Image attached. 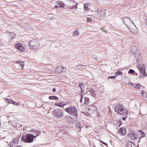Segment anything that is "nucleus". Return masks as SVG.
Returning <instances> with one entry per match:
<instances>
[{
	"label": "nucleus",
	"instance_id": "11",
	"mask_svg": "<svg viewBox=\"0 0 147 147\" xmlns=\"http://www.w3.org/2000/svg\"><path fill=\"white\" fill-rule=\"evenodd\" d=\"M119 134L123 135H125L127 133V130L124 127H121L118 130Z\"/></svg>",
	"mask_w": 147,
	"mask_h": 147
},
{
	"label": "nucleus",
	"instance_id": "15",
	"mask_svg": "<svg viewBox=\"0 0 147 147\" xmlns=\"http://www.w3.org/2000/svg\"><path fill=\"white\" fill-rule=\"evenodd\" d=\"M79 86L82 92L84 93L85 90V85L83 83H80L79 84Z\"/></svg>",
	"mask_w": 147,
	"mask_h": 147
},
{
	"label": "nucleus",
	"instance_id": "13",
	"mask_svg": "<svg viewBox=\"0 0 147 147\" xmlns=\"http://www.w3.org/2000/svg\"><path fill=\"white\" fill-rule=\"evenodd\" d=\"M88 110L92 112H93L96 110V107L95 105H90Z\"/></svg>",
	"mask_w": 147,
	"mask_h": 147
},
{
	"label": "nucleus",
	"instance_id": "43",
	"mask_svg": "<svg viewBox=\"0 0 147 147\" xmlns=\"http://www.w3.org/2000/svg\"><path fill=\"white\" fill-rule=\"evenodd\" d=\"M145 22L146 25L147 26V16L146 17Z\"/></svg>",
	"mask_w": 147,
	"mask_h": 147
},
{
	"label": "nucleus",
	"instance_id": "41",
	"mask_svg": "<svg viewBox=\"0 0 147 147\" xmlns=\"http://www.w3.org/2000/svg\"><path fill=\"white\" fill-rule=\"evenodd\" d=\"M30 48H31V49H32L33 50H35L36 49H37L38 48H35L34 47H33V46L30 47Z\"/></svg>",
	"mask_w": 147,
	"mask_h": 147
},
{
	"label": "nucleus",
	"instance_id": "36",
	"mask_svg": "<svg viewBox=\"0 0 147 147\" xmlns=\"http://www.w3.org/2000/svg\"><path fill=\"white\" fill-rule=\"evenodd\" d=\"M142 94L143 96H145L146 97H147V94L144 92H142Z\"/></svg>",
	"mask_w": 147,
	"mask_h": 147
},
{
	"label": "nucleus",
	"instance_id": "37",
	"mask_svg": "<svg viewBox=\"0 0 147 147\" xmlns=\"http://www.w3.org/2000/svg\"><path fill=\"white\" fill-rule=\"evenodd\" d=\"M116 78L115 76H110L108 77V78L109 79H114Z\"/></svg>",
	"mask_w": 147,
	"mask_h": 147
},
{
	"label": "nucleus",
	"instance_id": "51",
	"mask_svg": "<svg viewBox=\"0 0 147 147\" xmlns=\"http://www.w3.org/2000/svg\"><path fill=\"white\" fill-rule=\"evenodd\" d=\"M13 143H11V145H13Z\"/></svg>",
	"mask_w": 147,
	"mask_h": 147
},
{
	"label": "nucleus",
	"instance_id": "7",
	"mask_svg": "<svg viewBox=\"0 0 147 147\" xmlns=\"http://www.w3.org/2000/svg\"><path fill=\"white\" fill-rule=\"evenodd\" d=\"M138 68L139 69L142 74L146 76H147V75L145 70V65L143 63L139 64L138 65Z\"/></svg>",
	"mask_w": 147,
	"mask_h": 147
},
{
	"label": "nucleus",
	"instance_id": "21",
	"mask_svg": "<svg viewBox=\"0 0 147 147\" xmlns=\"http://www.w3.org/2000/svg\"><path fill=\"white\" fill-rule=\"evenodd\" d=\"M89 4L88 3H86L84 5V10L88 11L89 10V8H88Z\"/></svg>",
	"mask_w": 147,
	"mask_h": 147
},
{
	"label": "nucleus",
	"instance_id": "39",
	"mask_svg": "<svg viewBox=\"0 0 147 147\" xmlns=\"http://www.w3.org/2000/svg\"><path fill=\"white\" fill-rule=\"evenodd\" d=\"M15 46H23V45L21 43H18L16 44L15 45Z\"/></svg>",
	"mask_w": 147,
	"mask_h": 147
},
{
	"label": "nucleus",
	"instance_id": "19",
	"mask_svg": "<svg viewBox=\"0 0 147 147\" xmlns=\"http://www.w3.org/2000/svg\"><path fill=\"white\" fill-rule=\"evenodd\" d=\"M49 98L51 100H59L58 98L55 96H51L49 97Z\"/></svg>",
	"mask_w": 147,
	"mask_h": 147
},
{
	"label": "nucleus",
	"instance_id": "2",
	"mask_svg": "<svg viewBox=\"0 0 147 147\" xmlns=\"http://www.w3.org/2000/svg\"><path fill=\"white\" fill-rule=\"evenodd\" d=\"M115 111L117 113L123 116L126 115L127 113V111L125 107L122 104H118L116 105Z\"/></svg>",
	"mask_w": 147,
	"mask_h": 147
},
{
	"label": "nucleus",
	"instance_id": "23",
	"mask_svg": "<svg viewBox=\"0 0 147 147\" xmlns=\"http://www.w3.org/2000/svg\"><path fill=\"white\" fill-rule=\"evenodd\" d=\"M138 132H140V138H142L143 137H144L145 136V135L144 134V132H143V131H141V130H139L138 131Z\"/></svg>",
	"mask_w": 147,
	"mask_h": 147
},
{
	"label": "nucleus",
	"instance_id": "14",
	"mask_svg": "<svg viewBox=\"0 0 147 147\" xmlns=\"http://www.w3.org/2000/svg\"><path fill=\"white\" fill-rule=\"evenodd\" d=\"M32 132H33L34 134V138H36V137L38 136L39 134L40 133V131L39 130H32Z\"/></svg>",
	"mask_w": 147,
	"mask_h": 147
},
{
	"label": "nucleus",
	"instance_id": "4",
	"mask_svg": "<svg viewBox=\"0 0 147 147\" xmlns=\"http://www.w3.org/2000/svg\"><path fill=\"white\" fill-rule=\"evenodd\" d=\"M34 136L31 134H27L25 136H22L21 138L22 141L25 142L31 143L33 141Z\"/></svg>",
	"mask_w": 147,
	"mask_h": 147
},
{
	"label": "nucleus",
	"instance_id": "17",
	"mask_svg": "<svg viewBox=\"0 0 147 147\" xmlns=\"http://www.w3.org/2000/svg\"><path fill=\"white\" fill-rule=\"evenodd\" d=\"M131 85L133 86V87L137 89L140 88L141 86V85L138 84H133L131 83Z\"/></svg>",
	"mask_w": 147,
	"mask_h": 147
},
{
	"label": "nucleus",
	"instance_id": "12",
	"mask_svg": "<svg viewBox=\"0 0 147 147\" xmlns=\"http://www.w3.org/2000/svg\"><path fill=\"white\" fill-rule=\"evenodd\" d=\"M105 10L100 9L98 11V15L99 17H103L105 16Z\"/></svg>",
	"mask_w": 147,
	"mask_h": 147
},
{
	"label": "nucleus",
	"instance_id": "20",
	"mask_svg": "<svg viewBox=\"0 0 147 147\" xmlns=\"http://www.w3.org/2000/svg\"><path fill=\"white\" fill-rule=\"evenodd\" d=\"M84 99V105L88 104L89 102V98H88L85 97Z\"/></svg>",
	"mask_w": 147,
	"mask_h": 147
},
{
	"label": "nucleus",
	"instance_id": "44",
	"mask_svg": "<svg viewBox=\"0 0 147 147\" xmlns=\"http://www.w3.org/2000/svg\"><path fill=\"white\" fill-rule=\"evenodd\" d=\"M52 91L53 92H55L56 91L55 89V88H53L52 89Z\"/></svg>",
	"mask_w": 147,
	"mask_h": 147
},
{
	"label": "nucleus",
	"instance_id": "3",
	"mask_svg": "<svg viewBox=\"0 0 147 147\" xmlns=\"http://www.w3.org/2000/svg\"><path fill=\"white\" fill-rule=\"evenodd\" d=\"M65 111L73 116L77 117L78 116L77 108L74 106L66 108Z\"/></svg>",
	"mask_w": 147,
	"mask_h": 147
},
{
	"label": "nucleus",
	"instance_id": "31",
	"mask_svg": "<svg viewBox=\"0 0 147 147\" xmlns=\"http://www.w3.org/2000/svg\"><path fill=\"white\" fill-rule=\"evenodd\" d=\"M11 103H12L13 104L16 106H18L19 105V103L18 102H17L13 100H12Z\"/></svg>",
	"mask_w": 147,
	"mask_h": 147
},
{
	"label": "nucleus",
	"instance_id": "6",
	"mask_svg": "<svg viewBox=\"0 0 147 147\" xmlns=\"http://www.w3.org/2000/svg\"><path fill=\"white\" fill-rule=\"evenodd\" d=\"M131 52L133 53L135 57L137 62L138 61V58L139 57V50L137 49L136 47H131Z\"/></svg>",
	"mask_w": 147,
	"mask_h": 147
},
{
	"label": "nucleus",
	"instance_id": "46",
	"mask_svg": "<svg viewBox=\"0 0 147 147\" xmlns=\"http://www.w3.org/2000/svg\"><path fill=\"white\" fill-rule=\"evenodd\" d=\"M102 144H103L107 146V144L105 142H103Z\"/></svg>",
	"mask_w": 147,
	"mask_h": 147
},
{
	"label": "nucleus",
	"instance_id": "32",
	"mask_svg": "<svg viewBox=\"0 0 147 147\" xmlns=\"http://www.w3.org/2000/svg\"><path fill=\"white\" fill-rule=\"evenodd\" d=\"M18 139L16 138L15 139H14L12 142L11 143H10V145H11V144L12 143H13V144H15L16 143L18 142Z\"/></svg>",
	"mask_w": 147,
	"mask_h": 147
},
{
	"label": "nucleus",
	"instance_id": "33",
	"mask_svg": "<svg viewBox=\"0 0 147 147\" xmlns=\"http://www.w3.org/2000/svg\"><path fill=\"white\" fill-rule=\"evenodd\" d=\"M5 100L6 102L7 103H11L12 101V100H11L7 98H6Z\"/></svg>",
	"mask_w": 147,
	"mask_h": 147
},
{
	"label": "nucleus",
	"instance_id": "9",
	"mask_svg": "<svg viewBox=\"0 0 147 147\" xmlns=\"http://www.w3.org/2000/svg\"><path fill=\"white\" fill-rule=\"evenodd\" d=\"M67 69L66 67L62 66L61 65H59L58 66L56 69V70L59 73H62V72H65Z\"/></svg>",
	"mask_w": 147,
	"mask_h": 147
},
{
	"label": "nucleus",
	"instance_id": "30",
	"mask_svg": "<svg viewBox=\"0 0 147 147\" xmlns=\"http://www.w3.org/2000/svg\"><path fill=\"white\" fill-rule=\"evenodd\" d=\"M15 35H16L13 32H11L10 34V37H11L12 39H13L15 37Z\"/></svg>",
	"mask_w": 147,
	"mask_h": 147
},
{
	"label": "nucleus",
	"instance_id": "24",
	"mask_svg": "<svg viewBox=\"0 0 147 147\" xmlns=\"http://www.w3.org/2000/svg\"><path fill=\"white\" fill-rule=\"evenodd\" d=\"M127 147H135L134 144L131 142H129L127 144Z\"/></svg>",
	"mask_w": 147,
	"mask_h": 147
},
{
	"label": "nucleus",
	"instance_id": "27",
	"mask_svg": "<svg viewBox=\"0 0 147 147\" xmlns=\"http://www.w3.org/2000/svg\"><path fill=\"white\" fill-rule=\"evenodd\" d=\"M85 66L83 65H79L77 66V67L78 69H82L84 68Z\"/></svg>",
	"mask_w": 147,
	"mask_h": 147
},
{
	"label": "nucleus",
	"instance_id": "47",
	"mask_svg": "<svg viewBox=\"0 0 147 147\" xmlns=\"http://www.w3.org/2000/svg\"><path fill=\"white\" fill-rule=\"evenodd\" d=\"M17 147H22V146L21 145H19V146H17Z\"/></svg>",
	"mask_w": 147,
	"mask_h": 147
},
{
	"label": "nucleus",
	"instance_id": "1",
	"mask_svg": "<svg viewBox=\"0 0 147 147\" xmlns=\"http://www.w3.org/2000/svg\"><path fill=\"white\" fill-rule=\"evenodd\" d=\"M122 20L126 26L131 32L133 33H136L137 32L136 28L130 18L127 17H125Z\"/></svg>",
	"mask_w": 147,
	"mask_h": 147
},
{
	"label": "nucleus",
	"instance_id": "29",
	"mask_svg": "<svg viewBox=\"0 0 147 147\" xmlns=\"http://www.w3.org/2000/svg\"><path fill=\"white\" fill-rule=\"evenodd\" d=\"M18 63L19 64V65L20 66H21L22 67V68L24 66V62L21 61H18Z\"/></svg>",
	"mask_w": 147,
	"mask_h": 147
},
{
	"label": "nucleus",
	"instance_id": "18",
	"mask_svg": "<svg viewBox=\"0 0 147 147\" xmlns=\"http://www.w3.org/2000/svg\"><path fill=\"white\" fill-rule=\"evenodd\" d=\"M63 103V102L62 103H56L55 104V105L60 107H63L65 105V104Z\"/></svg>",
	"mask_w": 147,
	"mask_h": 147
},
{
	"label": "nucleus",
	"instance_id": "34",
	"mask_svg": "<svg viewBox=\"0 0 147 147\" xmlns=\"http://www.w3.org/2000/svg\"><path fill=\"white\" fill-rule=\"evenodd\" d=\"M135 72L132 69H130L128 71V73L130 74H131L134 73Z\"/></svg>",
	"mask_w": 147,
	"mask_h": 147
},
{
	"label": "nucleus",
	"instance_id": "22",
	"mask_svg": "<svg viewBox=\"0 0 147 147\" xmlns=\"http://www.w3.org/2000/svg\"><path fill=\"white\" fill-rule=\"evenodd\" d=\"M79 34L80 33L79 31L78 30H76L73 32V36H78Z\"/></svg>",
	"mask_w": 147,
	"mask_h": 147
},
{
	"label": "nucleus",
	"instance_id": "49",
	"mask_svg": "<svg viewBox=\"0 0 147 147\" xmlns=\"http://www.w3.org/2000/svg\"><path fill=\"white\" fill-rule=\"evenodd\" d=\"M100 142H101L102 143H103V142L102 141H100Z\"/></svg>",
	"mask_w": 147,
	"mask_h": 147
},
{
	"label": "nucleus",
	"instance_id": "35",
	"mask_svg": "<svg viewBox=\"0 0 147 147\" xmlns=\"http://www.w3.org/2000/svg\"><path fill=\"white\" fill-rule=\"evenodd\" d=\"M82 113H83L84 114V115H86V116L89 115H90L89 113L87 112H82Z\"/></svg>",
	"mask_w": 147,
	"mask_h": 147
},
{
	"label": "nucleus",
	"instance_id": "38",
	"mask_svg": "<svg viewBox=\"0 0 147 147\" xmlns=\"http://www.w3.org/2000/svg\"><path fill=\"white\" fill-rule=\"evenodd\" d=\"M87 20L88 22H90L92 21V19L90 18H87Z\"/></svg>",
	"mask_w": 147,
	"mask_h": 147
},
{
	"label": "nucleus",
	"instance_id": "25",
	"mask_svg": "<svg viewBox=\"0 0 147 147\" xmlns=\"http://www.w3.org/2000/svg\"><path fill=\"white\" fill-rule=\"evenodd\" d=\"M17 49H18L20 51L23 52L24 51V47H16Z\"/></svg>",
	"mask_w": 147,
	"mask_h": 147
},
{
	"label": "nucleus",
	"instance_id": "8",
	"mask_svg": "<svg viewBox=\"0 0 147 147\" xmlns=\"http://www.w3.org/2000/svg\"><path fill=\"white\" fill-rule=\"evenodd\" d=\"M71 3H73L75 4V5H73L72 6H70L69 7V10H76L78 8L77 5H78V3H77L74 0H71Z\"/></svg>",
	"mask_w": 147,
	"mask_h": 147
},
{
	"label": "nucleus",
	"instance_id": "16",
	"mask_svg": "<svg viewBox=\"0 0 147 147\" xmlns=\"http://www.w3.org/2000/svg\"><path fill=\"white\" fill-rule=\"evenodd\" d=\"M89 92L93 96H95L96 95V92L93 89V88H91L89 89Z\"/></svg>",
	"mask_w": 147,
	"mask_h": 147
},
{
	"label": "nucleus",
	"instance_id": "48",
	"mask_svg": "<svg viewBox=\"0 0 147 147\" xmlns=\"http://www.w3.org/2000/svg\"><path fill=\"white\" fill-rule=\"evenodd\" d=\"M121 123H121L120 124H119V127H120V125H121Z\"/></svg>",
	"mask_w": 147,
	"mask_h": 147
},
{
	"label": "nucleus",
	"instance_id": "26",
	"mask_svg": "<svg viewBox=\"0 0 147 147\" xmlns=\"http://www.w3.org/2000/svg\"><path fill=\"white\" fill-rule=\"evenodd\" d=\"M122 74L123 73L120 70L118 71L115 73V75L116 76H118L119 75H122Z\"/></svg>",
	"mask_w": 147,
	"mask_h": 147
},
{
	"label": "nucleus",
	"instance_id": "40",
	"mask_svg": "<svg viewBox=\"0 0 147 147\" xmlns=\"http://www.w3.org/2000/svg\"><path fill=\"white\" fill-rule=\"evenodd\" d=\"M137 134L138 135L139 134L138 133H136L134 134V135L133 136L135 137V138H137L138 137V136H137Z\"/></svg>",
	"mask_w": 147,
	"mask_h": 147
},
{
	"label": "nucleus",
	"instance_id": "42",
	"mask_svg": "<svg viewBox=\"0 0 147 147\" xmlns=\"http://www.w3.org/2000/svg\"><path fill=\"white\" fill-rule=\"evenodd\" d=\"M21 133H20L19 134H18V137H17L18 138H20V137L21 136Z\"/></svg>",
	"mask_w": 147,
	"mask_h": 147
},
{
	"label": "nucleus",
	"instance_id": "5",
	"mask_svg": "<svg viewBox=\"0 0 147 147\" xmlns=\"http://www.w3.org/2000/svg\"><path fill=\"white\" fill-rule=\"evenodd\" d=\"M53 115L56 118H60L63 116V111L60 109H56L53 112Z\"/></svg>",
	"mask_w": 147,
	"mask_h": 147
},
{
	"label": "nucleus",
	"instance_id": "45",
	"mask_svg": "<svg viewBox=\"0 0 147 147\" xmlns=\"http://www.w3.org/2000/svg\"><path fill=\"white\" fill-rule=\"evenodd\" d=\"M126 119V117H123L122 118V119L123 120H125Z\"/></svg>",
	"mask_w": 147,
	"mask_h": 147
},
{
	"label": "nucleus",
	"instance_id": "28",
	"mask_svg": "<svg viewBox=\"0 0 147 147\" xmlns=\"http://www.w3.org/2000/svg\"><path fill=\"white\" fill-rule=\"evenodd\" d=\"M78 97L80 98V102L81 103L82 102V100L84 96V95L82 94H79L78 95Z\"/></svg>",
	"mask_w": 147,
	"mask_h": 147
},
{
	"label": "nucleus",
	"instance_id": "10",
	"mask_svg": "<svg viewBox=\"0 0 147 147\" xmlns=\"http://www.w3.org/2000/svg\"><path fill=\"white\" fill-rule=\"evenodd\" d=\"M65 5V4L63 1H58L56 2V5L54 7L56 9L60 7L63 8Z\"/></svg>",
	"mask_w": 147,
	"mask_h": 147
},
{
	"label": "nucleus",
	"instance_id": "50",
	"mask_svg": "<svg viewBox=\"0 0 147 147\" xmlns=\"http://www.w3.org/2000/svg\"><path fill=\"white\" fill-rule=\"evenodd\" d=\"M31 41H30V43H29V45H30V43H31Z\"/></svg>",
	"mask_w": 147,
	"mask_h": 147
}]
</instances>
